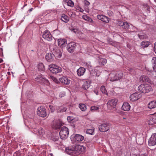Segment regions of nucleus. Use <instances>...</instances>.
<instances>
[{"label":"nucleus","instance_id":"aec40b11","mask_svg":"<svg viewBox=\"0 0 156 156\" xmlns=\"http://www.w3.org/2000/svg\"><path fill=\"white\" fill-rule=\"evenodd\" d=\"M139 81L141 82H150V80L149 78L147 76L143 75L141 76L139 79Z\"/></svg>","mask_w":156,"mask_h":156},{"label":"nucleus","instance_id":"4468645a","mask_svg":"<svg viewBox=\"0 0 156 156\" xmlns=\"http://www.w3.org/2000/svg\"><path fill=\"white\" fill-rule=\"evenodd\" d=\"M45 58L47 62H52L54 61L55 55L52 53H48L45 55Z\"/></svg>","mask_w":156,"mask_h":156},{"label":"nucleus","instance_id":"a18cd8bd","mask_svg":"<svg viewBox=\"0 0 156 156\" xmlns=\"http://www.w3.org/2000/svg\"><path fill=\"white\" fill-rule=\"evenodd\" d=\"M49 108L51 112H53L54 111L55 109L53 106L50 105Z\"/></svg>","mask_w":156,"mask_h":156},{"label":"nucleus","instance_id":"f3484780","mask_svg":"<svg viewBox=\"0 0 156 156\" xmlns=\"http://www.w3.org/2000/svg\"><path fill=\"white\" fill-rule=\"evenodd\" d=\"M83 136L80 135L76 134L74 137V140L76 143H79L83 140Z\"/></svg>","mask_w":156,"mask_h":156},{"label":"nucleus","instance_id":"de8ad7c7","mask_svg":"<svg viewBox=\"0 0 156 156\" xmlns=\"http://www.w3.org/2000/svg\"><path fill=\"white\" fill-rule=\"evenodd\" d=\"M90 22H93V21L92 19L89 16L88 18V20H87Z\"/></svg>","mask_w":156,"mask_h":156},{"label":"nucleus","instance_id":"4d7b16f0","mask_svg":"<svg viewBox=\"0 0 156 156\" xmlns=\"http://www.w3.org/2000/svg\"><path fill=\"white\" fill-rule=\"evenodd\" d=\"M7 74L9 75H10L11 74H10V73L9 72H8L7 73Z\"/></svg>","mask_w":156,"mask_h":156},{"label":"nucleus","instance_id":"09e8293b","mask_svg":"<svg viewBox=\"0 0 156 156\" xmlns=\"http://www.w3.org/2000/svg\"><path fill=\"white\" fill-rule=\"evenodd\" d=\"M66 111V110L65 108H64L63 109H60L59 111H58V112H65Z\"/></svg>","mask_w":156,"mask_h":156},{"label":"nucleus","instance_id":"bb28decb","mask_svg":"<svg viewBox=\"0 0 156 156\" xmlns=\"http://www.w3.org/2000/svg\"><path fill=\"white\" fill-rule=\"evenodd\" d=\"M61 17V20L65 23H67L69 20V17L64 14H62Z\"/></svg>","mask_w":156,"mask_h":156},{"label":"nucleus","instance_id":"4be33fe9","mask_svg":"<svg viewBox=\"0 0 156 156\" xmlns=\"http://www.w3.org/2000/svg\"><path fill=\"white\" fill-rule=\"evenodd\" d=\"M86 69L83 67H80L77 70V73L79 76L83 75L85 72Z\"/></svg>","mask_w":156,"mask_h":156},{"label":"nucleus","instance_id":"c85d7f7f","mask_svg":"<svg viewBox=\"0 0 156 156\" xmlns=\"http://www.w3.org/2000/svg\"><path fill=\"white\" fill-rule=\"evenodd\" d=\"M90 86V83L89 82L86 81L84 82L82 86V88L84 90H86Z\"/></svg>","mask_w":156,"mask_h":156},{"label":"nucleus","instance_id":"c756f323","mask_svg":"<svg viewBox=\"0 0 156 156\" xmlns=\"http://www.w3.org/2000/svg\"><path fill=\"white\" fill-rule=\"evenodd\" d=\"M64 1L68 6L73 7L74 5V3L71 0H64Z\"/></svg>","mask_w":156,"mask_h":156},{"label":"nucleus","instance_id":"13d9d810","mask_svg":"<svg viewBox=\"0 0 156 156\" xmlns=\"http://www.w3.org/2000/svg\"><path fill=\"white\" fill-rule=\"evenodd\" d=\"M138 144H141L140 143H138Z\"/></svg>","mask_w":156,"mask_h":156},{"label":"nucleus","instance_id":"dca6fc26","mask_svg":"<svg viewBox=\"0 0 156 156\" xmlns=\"http://www.w3.org/2000/svg\"><path fill=\"white\" fill-rule=\"evenodd\" d=\"M53 49V52L55 56L58 58H60L62 56V52L60 49L56 47H55Z\"/></svg>","mask_w":156,"mask_h":156},{"label":"nucleus","instance_id":"2f4dec72","mask_svg":"<svg viewBox=\"0 0 156 156\" xmlns=\"http://www.w3.org/2000/svg\"><path fill=\"white\" fill-rule=\"evenodd\" d=\"M152 61L153 64V69L154 71H156V57H153Z\"/></svg>","mask_w":156,"mask_h":156},{"label":"nucleus","instance_id":"a878e982","mask_svg":"<svg viewBox=\"0 0 156 156\" xmlns=\"http://www.w3.org/2000/svg\"><path fill=\"white\" fill-rule=\"evenodd\" d=\"M150 44V42L149 41H144L141 42L140 46L142 48H145L148 47Z\"/></svg>","mask_w":156,"mask_h":156},{"label":"nucleus","instance_id":"ea45409f","mask_svg":"<svg viewBox=\"0 0 156 156\" xmlns=\"http://www.w3.org/2000/svg\"><path fill=\"white\" fill-rule=\"evenodd\" d=\"M99 109V108L95 106H92L91 107V111H95Z\"/></svg>","mask_w":156,"mask_h":156},{"label":"nucleus","instance_id":"412c9836","mask_svg":"<svg viewBox=\"0 0 156 156\" xmlns=\"http://www.w3.org/2000/svg\"><path fill=\"white\" fill-rule=\"evenodd\" d=\"M51 139L54 142H56L58 144H60L62 142L61 139H59V137L58 136H53L51 137Z\"/></svg>","mask_w":156,"mask_h":156},{"label":"nucleus","instance_id":"9b49d317","mask_svg":"<svg viewBox=\"0 0 156 156\" xmlns=\"http://www.w3.org/2000/svg\"><path fill=\"white\" fill-rule=\"evenodd\" d=\"M156 144V133L153 134L148 141V145L150 146H154Z\"/></svg>","mask_w":156,"mask_h":156},{"label":"nucleus","instance_id":"393cba45","mask_svg":"<svg viewBox=\"0 0 156 156\" xmlns=\"http://www.w3.org/2000/svg\"><path fill=\"white\" fill-rule=\"evenodd\" d=\"M59 80L62 83L66 85L68 84L70 82L68 78L65 77L60 78Z\"/></svg>","mask_w":156,"mask_h":156},{"label":"nucleus","instance_id":"864d4df0","mask_svg":"<svg viewBox=\"0 0 156 156\" xmlns=\"http://www.w3.org/2000/svg\"><path fill=\"white\" fill-rule=\"evenodd\" d=\"M72 30L73 31L74 33H76L77 32V30L75 29H73Z\"/></svg>","mask_w":156,"mask_h":156},{"label":"nucleus","instance_id":"423d86ee","mask_svg":"<svg viewBox=\"0 0 156 156\" xmlns=\"http://www.w3.org/2000/svg\"><path fill=\"white\" fill-rule=\"evenodd\" d=\"M118 101V100L116 99L109 100L107 105L108 108L110 110H112L115 108Z\"/></svg>","mask_w":156,"mask_h":156},{"label":"nucleus","instance_id":"ddd939ff","mask_svg":"<svg viewBox=\"0 0 156 156\" xmlns=\"http://www.w3.org/2000/svg\"><path fill=\"white\" fill-rule=\"evenodd\" d=\"M42 37L48 41H51L52 40V36L50 32L48 30L44 32Z\"/></svg>","mask_w":156,"mask_h":156},{"label":"nucleus","instance_id":"6e6552de","mask_svg":"<svg viewBox=\"0 0 156 156\" xmlns=\"http://www.w3.org/2000/svg\"><path fill=\"white\" fill-rule=\"evenodd\" d=\"M37 115L42 117H45L47 115L45 108L43 107H39L37 109Z\"/></svg>","mask_w":156,"mask_h":156},{"label":"nucleus","instance_id":"5701e85b","mask_svg":"<svg viewBox=\"0 0 156 156\" xmlns=\"http://www.w3.org/2000/svg\"><path fill=\"white\" fill-rule=\"evenodd\" d=\"M122 108V109L125 111H129L130 108V106L129 104L127 102L124 103Z\"/></svg>","mask_w":156,"mask_h":156},{"label":"nucleus","instance_id":"e433bc0d","mask_svg":"<svg viewBox=\"0 0 156 156\" xmlns=\"http://www.w3.org/2000/svg\"><path fill=\"white\" fill-rule=\"evenodd\" d=\"M129 25L127 22H124V24H123V26L122 27V28L124 29H128L129 27Z\"/></svg>","mask_w":156,"mask_h":156},{"label":"nucleus","instance_id":"c03bdc74","mask_svg":"<svg viewBox=\"0 0 156 156\" xmlns=\"http://www.w3.org/2000/svg\"><path fill=\"white\" fill-rule=\"evenodd\" d=\"M119 25L120 26H122L124 24V22L121 21H119L118 23Z\"/></svg>","mask_w":156,"mask_h":156},{"label":"nucleus","instance_id":"3c124183","mask_svg":"<svg viewBox=\"0 0 156 156\" xmlns=\"http://www.w3.org/2000/svg\"><path fill=\"white\" fill-rule=\"evenodd\" d=\"M52 79L55 82H56L57 81V79L55 77H52Z\"/></svg>","mask_w":156,"mask_h":156},{"label":"nucleus","instance_id":"37998d69","mask_svg":"<svg viewBox=\"0 0 156 156\" xmlns=\"http://www.w3.org/2000/svg\"><path fill=\"white\" fill-rule=\"evenodd\" d=\"M89 16L86 15H83L82 16L83 18L86 20H88V18Z\"/></svg>","mask_w":156,"mask_h":156},{"label":"nucleus","instance_id":"f8f14e48","mask_svg":"<svg viewBox=\"0 0 156 156\" xmlns=\"http://www.w3.org/2000/svg\"><path fill=\"white\" fill-rule=\"evenodd\" d=\"M141 97V95L140 94L136 92L130 96V99L131 101H134L139 99Z\"/></svg>","mask_w":156,"mask_h":156},{"label":"nucleus","instance_id":"7ed1b4c3","mask_svg":"<svg viewBox=\"0 0 156 156\" xmlns=\"http://www.w3.org/2000/svg\"><path fill=\"white\" fill-rule=\"evenodd\" d=\"M122 76L123 74L121 72L111 73L109 74V78L111 81H114L121 79Z\"/></svg>","mask_w":156,"mask_h":156},{"label":"nucleus","instance_id":"20e7f679","mask_svg":"<svg viewBox=\"0 0 156 156\" xmlns=\"http://www.w3.org/2000/svg\"><path fill=\"white\" fill-rule=\"evenodd\" d=\"M69 132L68 128L63 126L62 128L59 132V135L61 139L65 140L68 136Z\"/></svg>","mask_w":156,"mask_h":156},{"label":"nucleus","instance_id":"2eb2a0df","mask_svg":"<svg viewBox=\"0 0 156 156\" xmlns=\"http://www.w3.org/2000/svg\"><path fill=\"white\" fill-rule=\"evenodd\" d=\"M51 125L52 128L55 129H59L62 126V123L60 122L57 121H53Z\"/></svg>","mask_w":156,"mask_h":156},{"label":"nucleus","instance_id":"58836bf2","mask_svg":"<svg viewBox=\"0 0 156 156\" xmlns=\"http://www.w3.org/2000/svg\"><path fill=\"white\" fill-rule=\"evenodd\" d=\"M38 134L41 135L44 133V131L41 128H40L38 131Z\"/></svg>","mask_w":156,"mask_h":156},{"label":"nucleus","instance_id":"c9c22d12","mask_svg":"<svg viewBox=\"0 0 156 156\" xmlns=\"http://www.w3.org/2000/svg\"><path fill=\"white\" fill-rule=\"evenodd\" d=\"M94 129L92 128L90 129H87L86 131V133H87L91 135H93L94 134Z\"/></svg>","mask_w":156,"mask_h":156},{"label":"nucleus","instance_id":"473e14b6","mask_svg":"<svg viewBox=\"0 0 156 156\" xmlns=\"http://www.w3.org/2000/svg\"><path fill=\"white\" fill-rule=\"evenodd\" d=\"M38 68L40 71H43L44 70V66L42 63H40L38 66Z\"/></svg>","mask_w":156,"mask_h":156},{"label":"nucleus","instance_id":"5fc2aeb1","mask_svg":"<svg viewBox=\"0 0 156 156\" xmlns=\"http://www.w3.org/2000/svg\"><path fill=\"white\" fill-rule=\"evenodd\" d=\"M136 156H147L145 154H141L140 156L136 155Z\"/></svg>","mask_w":156,"mask_h":156},{"label":"nucleus","instance_id":"7c9ffc66","mask_svg":"<svg viewBox=\"0 0 156 156\" xmlns=\"http://www.w3.org/2000/svg\"><path fill=\"white\" fill-rule=\"evenodd\" d=\"M99 62L100 65L103 66L107 63V61L106 59L101 58L100 59Z\"/></svg>","mask_w":156,"mask_h":156},{"label":"nucleus","instance_id":"39448f33","mask_svg":"<svg viewBox=\"0 0 156 156\" xmlns=\"http://www.w3.org/2000/svg\"><path fill=\"white\" fill-rule=\"evenodd\" d=\"M49 70L52 73L56 74L62 71V69L59 66L55 64H51L49 66Z\"/></svg>","mask_w":156,"mask_h":156},{"label":"nucleus","instance_id":"79ce46f5","mask_svg":"<svg viewBox=\"0 0 156 156\" xmlns=\"http://www.w3.org/2000/svg\"><path fill=\"white\" fill-rule=\"evenodd\" d=\"M145 7V8H146L147 10L149 11H150V8L149 6L147 4H145L144 5Z\"/></svg>","mask_w":156,"mask_h":156},{"label":"nucleus","instance_id":"603ef678","mask_svg":"<svg viewBox=\"0 0 156 156\" xmlns=\"http://www.w3.org/2000/svg\"><path fill=\"white\" fill-rule=\"evenodd\" d=\"M138 37L140 39H143L144 38V36L142 35L138 34Z\"/></svg>","mask_w":156,"mask_h":156},{"label":"nucleus","instance_id":"a211bd4d","mask_svg":"<svg viewBox=\"0 0 156 156\" xmlns=\"http://www.w3.org/2000/svg\"><path fill=\"white\" fill-rule=\"evenodd\" d=\"M97 18L98 20H101L102 21L105 23H108L109 22L108 18L105 16L103 15H98L97 16Z\"/></svg>","mask_w":156,"mask_h":156},{"label":"nucleus","instance_id":"680f3d73","mask_svg":"<svg viewBox=\"0 0 156 156\" xmlns=\"http://www.w3.org/2000/svg\"><path fill=\"white\" fill-rule=\"evenodd\" d=\"M2 62H0V63Z\"/></svg>","mask_w":156,"mask_h":156},{"label":"nucleus","instance_id":"4c0bfd02","mask_svg":"<svg viewBox=\"0 0 156 156\" xmlns=\"http://www.w3.org/2000/svg\"><path fill=\"white\" fill-rule=\"evenodd\" d=\"M67 119L69 122L71 123L73 122V118L72 116H68L67 118Z\"/></svg>","mask_w":156,"mask_h":156},{"label":"nucleus","instance_id":"f03ea898","mask_svg":"<svg viewBox=\"0 0 156 156\" xmlns=\"http://www.w3.org/2000/svg\"><path fill=\"white\" fill-rule=\"evenodd\" d=\"M139 91L143 93H146L152 91L153 90L151 86L147 84H142L138 88Z\"/></svg>","mask_w":156,"mask_h":156},{"label":"nucleus","instance_id":"9d476101","mask_svg":"<svg viewBox=\"0 0 156 156\" xmlns=\"http://www.w3.org/2000/svg\"><path fill=\"white\" fill-rule=\"evenodd\" d=\"M76 45L75 43L71 42L69 43L67 45V49L70 53H73L76 47Z\"/></svg>","mask_w":156,"mask_h":156},{"label":"nucleus","instance_id":"052dcab7","mask_svg":"<svg viewBox=\"0 0 156 156\" xmlns=\"http://www.w3.org/2000/svg\"><path fill=\"white\" fill-rule=\"evenodd\" d=\"M81 34H83V33H81Z\"/></svg>","mask_w":156,"mask_h":156},{"label":"nucleus","instance_id":"49530a36","mask_svg":"<svg viewBox=\"0 0 156 156\" xmlns=\"http://www.w3.org/2000/svg\"><path fill=\"white\" fill-rule=\"evenodd\" d=\"M84 4L87 5H89L90 4V2L86 0L84 1Z\"/></svg>","mask_w":156,"mask_h":156},{"label":"nucleus","instance_id":"72a5a7b5","mask_svg":"<svg viewBox=\"0 0 156 156\" xmlns=\"http://www.w3.org/2000/svg\"><path fill=\"white\" fill-rule=\"evenodd\" d=\"M79 107L83 111H85L86 109V106L84 104H80Z\"/></svg>","mask_w":156,"mask_h":156},{"label":"nucleus","instance_id":"f704fd0d","mask_svg":"<svg viewBox=\"0 0 156 156\" xmlns=\"http://www.w3.org/2000/svg\"><path fill=\"white\" fill-rule=\"evenodd\" d=\"M100 90L103 94H104L107 95H108V94L105 86H102L101 87Z\"/></svg>","mask_w":156,"mask_h":156},{"label":"nucleus","instance_id":"b1692460","mask_svg":"<svg viewBox=\"0 0 156 156\" xmlns=\"http://www.w3.org/2000/svg\"><path fill=\"white\" fill-rule=\"evenodd\" d=\"M66 44V40L65 39L58 40V44L60 46L64 47Z\"/></svg>","mask_w":156,"mask_h":156},{"label":"nucleus","instance_id":"bf43d9fd","mask_svg":"<svg viewBox=\"0 0 156 156\" xmlns=\"http://www.w3.org/2000/svg\"><path fill=\"white\" fill-rule=\"evenodd\" d=\"M154 2H156V0H154Z\"/></svg>","mask_w":156,"mask_h":156},{"label":"nucleus","instance_id":"cd10ccee","mask_svg":"<svg viewBox=\"0 0 156 156\" xmlns=\"http://www.w3.org/2000/svg\"><path fill=\"white\" fill-rule=\"evenodd\" d=\"M148 107L150 109L156 107V101H153L150 102L148 105Z\"/></svg>","mask_w":156,"mask_h":156},{"label":"nucleus","instance_id":"6e6d98bb","mask_svg":"<svg viewBox=\"0 0 156 156\" xmlns=\"http://www.w3.org/2000/svg\"><path fill=\"white\" fill-rule=\"evenodd\" d=\"M33 9L32 8H30L29 9V11L30 12H31L33 10Z\"/></svg>","mask_w":156,"mask_h":156},{"label":"nucleus","instance_id":"0eeeda50","mask_svg":"<svg viewBox=\"0 0 156 156\" xmlns=\"http://www.w3.org/2000/svg\"><path fill=\"white\" fill-rule=\"evenodd\" d=\"M35 80L36 81L39 82L41 84H44L47 85L49 84V81L48 80L44 78L43 76H41L39 75L35 78Z\"/></svg>","mask_w":156,"mask_h":156},{"label":"nucleus","instance_id":"8fccbe9b","mask_svg":"<svg viewBox=\"0 0 156 156\" xmlns=\"http://www.w3.org/2000/svg\"><path fill=\"white\" fill-rule=\"evenodd\" d=\"M154 50L156 54V42H155L154 44Z\"/></svg>","mask_w":156,"mask_h":156},{"label":"nucleus","instance_id":"f257e3e1","mask_svg":"<svg viewBox=\"0 0 156 156\" xmlns=\"http://www.w3.org/2000/svg\"><path fill=\"white\" fill-rule=\"evenodd\" d=\"M82 146L76 145L73 147H69L66 148V152L68 154L71 155H78L82 153Z\"/></svg>","mask_w":156,"mask_h":156},{"label":"nucleus","instance_id":"a19ab883","mask_svg":"<svg viewBox=\"0 0 156 156\" xmlns=\"http://www.w3.org/2000/svg\"><path fill=\"white\" fill-rule=\"evenodd\" d=\"M76 9L79 11L81 12H83L84 11V10L83 9L80 7L78 6L76 8Z\"/></svg>","mask_w":156,"mask_h":156},{"label":"nucleus","instance_id":"1a4fd4ad","mask_svg":"<svg viewBox=\"0 0 156 156\" xmlns=\"http://www.w3.org/2000/svg\"><path fill=\"white\" fill-rule=\"evenodd\" d=\"M109 124L106 122L99 125L98 127L99 130L101 132H105L109 129Z\"/></svg>","mask_w":156,"mask_h":156},{"label":"nucleus","instance_id":"6ab92c4d","mask_svg":"<svg viewBox=\"0 0 156 156\" xmlns=\"http://www.w3.org/2000/svg\"><path fill=\"white\" fill-rule=\"evenodd\" d=\"M149 125H153L156 124V116L152 115L150 119L148 122Z\"/></svg>","mask_w":156,"mask_h":156}]
</instances>
